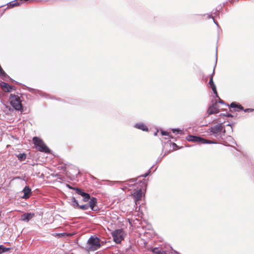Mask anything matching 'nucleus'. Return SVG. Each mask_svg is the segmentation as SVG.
I'll return each mask as SVG.
<instances>
[{"mask_svg":"<svg viewBox=\"0 0 254 254\" xmlns=\"http://www.w3.org/2000/svg\"><path fill=\"white\" fill-rule=\"evenodd\" d=\"M211 89L214 93V94L215 95L216 97L219 98L217 90H216V87L215 85L211 86Z\"/></svg>","mask_w":254,"mask_h":254,"instance_id":"5701e85b","label":"nucleus"},{"mask_svg":"<svg viewBox=\"0 0 254 254\" xmlns=\"http://www.w3.org/2000/svg\"><path fill=\"white\" fill-rule=\"evenodd\" d=\"M219 103L222 104H224V102L222 100H221L219 98Z\"/></svg>","mask_w":254,"mask_h":254,"instance_id":"72a5a7b5","label":"nucleus"},{"mask_svg":"<svg viewBox=\"0 0 254 254\" xmlns=\"http://www.w3.org/2000/svg\"><path fill=\"white\" fill-rule=\"evenodd\" d=\"M34 216V214L33 213H26L22 215L21 219L22 221L28 222Z\"/></svg>","mask_w":254,"mask_h":254,"instance_id":"ddd939ff","label":"nucleus"},{"mask_svg":"<svg viewBox=\"0 0 254 254\" xmlns=\"http://www.w3.org/2000/svg\"><path fill=\"white\" fill-rule=\"evenodd\" d=\"M142 190H141L135 191L133 193V196L136 201L140 200L142 197Z\"/></svg>","mask_w":254,"mask_h":254,"instance_id":"dca6fc26","label":"nucleus"},{"mask_svg":"<svg viewBox=\"0 0 254 254\" xmlns=\"http://www.w3.org/2000/svg\"><path fill=\"white\" fill-rule=\"evenodd\" d=\"M161 132L162 135H169L168 132L166 131L162 130Z\"/></svg>","mask_w":254,"mask_h":254,"instance_id":"c756f323","label":"nucleus"},{"mask_svg":"<svg viewBox=\"0 0 254 254\" xmlns=\"http://www.w3.org/2000/svg\"><path fill=\"white\" fill-rule=\"evenodd\" d=\"M186 139L189 141H191L193 142H199L202 144H215L216 142L212 141L206 139L202 137L198 136H195L192 135H188Z\"/></svg>","mask_w":254,"mask_h":254,"instance_id":"20e7f679","label":"nucleus"},{"mask_svg":"<svg viewBox=\"0 0 254 254\" xmlns=\"http://www.w3.org/2000/svg\"><path fill=\"white\" fill-rule=\"evenodd\" d=\"M66 186L68 188H69V189H71V190H76V189H79V188H78L72 187H71V186H70V185H68V184H66Z\"/></svg>","mask_w":254,"mask_h":254,"instance_id":"bb28decb","label":"nucleus"},{"mask_svg":"<svg viewBox=\"0 0 254 254\" xmlns=\"http://www.w3.org/2000/svg\"><path fill=\"white\" fill-rule=\"evenodd\" d=\"M205 15H207L208 18H212V19L213 18V17L210 14H206L204 15V16H205Z\"/></svg>","mask_w":254,"mask_h":254,"instance_id":"2f4dec72","label":"nucleus"},{"mask_svg":"<svg viewBox=\"0 0 254 254\" xmlns=\"http://www.w3.org/2000/svg\"><path fill=\"white\" fill-rule=\"evenodd\" d=\"M76 193L83 197V201L84 202H87L90 199V194L84 192L81 189H76Z\"/></svg>","mask_w":254,"mask_h":254,"instance_id":"6e6552de","label":"nucleus"},{"mask_svg":"<svg viewBox=\"0 0 254 254\" xmlns=\"http://www.w3.org/2000/svg\"><path fill=\"white\" fill-rule=\"evenodd\" d=\"M71 200L72 203V205L73 206L75 207H78L79 206L78 201L76 199V198L74 197H72L71 198Z\"/></svg>","mask_w":254,"mask_h":254,"instance_id":"412c9836","label":"nucleus"},{"mask_svg":"<svg viewBox=\"0 0 254 254\" xmlns=\"http://www.w3.org/2000/svg\"><path fill=\"white\" fill-rule=\"evenodd\" d=\"M136 182V179H131L129 181V182L131 183H133V184L130 185V186L134 185L135 184Z\"/></svg>","mask_w":254,"mask_h":254,"instance_id":"c85d7f7f","label":"nucleus"},{"mask_svg":"<svg viewBox=\"0 0 254 254\" xmlns=\"http://www.w3.org/2000/svg\"><path fill=\"white\" fill-rule=\"evenodd\" d=\"M150 172H151V171L149 169L148 170V171L145 174L142 175L140 176L139 177H143L144 178H146L150 174Z\"/></svg>","mask_w":254,"mask_h":254,"instance_id":"a878e982","label":"nucleus"},{"mask_svg":"<svg viewBox=\"0 0 254 254\" xmlns=\"http://www.w3.org/2000/svg\"><path fill=\"white\" fill-rule=\"evenodd\" d=\"M209 129L216 137H217L218 136V134L223 130V125L222 124H218L214 126L210 127Z\"/></svg>","mask_w":254,"mask_h":254,"instance_id":"423d86ee","label":"nucleus"},{"mask_svg":"<svg viewBox=\"0 0 254 254\" xmlns=\"http://www.w3.org/2000/svg\"><path fill=\"white\" fill-rule=\"evenodd\" d=\"M214 14L218 13V11L216 10V12L214 13Z\"/></svg>","mask_w":254,"mask_h":254,"instance_id":"58836bf2","label":"nucleus"},{"mask_svg":"<svg viewBox=\"0 0 254 254\" xmlns=\"http://www.w3.org/2000/svg\"><path fill=\"white\" fill-rule=\"evenodd\" d=\"M129 249V248L127 249H126V251H128Z\"/></svg>","mask_w":254,"mask_h":254,"instance_id":"ea45409f","label":"nucleus"},{"mask_svg":"<svg viewBox=\"0 0 254 254\" xmlns=\"http://www.w3.org/2000/svg\"><path fill=\"white\" fill-rule=\"evenodd\" d=\"M17 157L18 158V159L20 161H24L26 158V154L24 153H19L17 155H16Z\"/></svg>","mask_w":254,"mask_h":254,"instance_id":"f3484780","label":"nucleus"},{"mask_svg":"<svg viewBox=\"0 0 254 254\" xmlns=\"http://www.w3.org/2000/svg\"><path fill=\"white\" fill-rule=\"evenodd\" d=\"M22 191L24 194L23 195L21 196L22 198L27 199L30 197L31 193V190L29 187H25Z\"/></svg>","mask_w":254,"mask_h":254,"instance_id":"f8f14e48","label":"nucleus"},{"mask_svg":"<svg viewBox=\"0 0 254 254\" xmlns=\"http://www.w3.org/2000/svg\"><path fill=\"white\" fill-rule=\"evenodd\" d=\"M172 131L173 132H177V133L178 134H182L183 133V131L179 129V128H174V129H172Z\"/></svg>","mask_w":254,"mask_h":254,"instance_id":"b1692460","label":"nucleus"},{"mask_svg":"<svg viewBox=\"0 0 254 254\" xmlns=\"http://www.w3.org/2000/svg\"><path fill=\"white\" fill-rule=\"evenodd\" d=\"M212 19H213L214 23L217 25V26L219 27V25H218V23L216 21H215L214 18H213Z\"/></svg>","mask_w":254,"mask_h":254,"instance_id":"f704fd0d","label":"nucleus"},{"mask_svg":"<svg viewBox=\"0 0 254 254\" xmlns=\"http://www.w3.org/2000/svg\"><path fill=\"white\" fill-rule=\"evenodd\" d=\"M217 52H216L215 64V66H214V68H213V72H212V73L210 75V78L209 81V83H208L210 85V86L215 85V84H214V83L213 82V75L214 74L215 67V66H216V63H217Z\"/></svg>","mask_w":254,"mask_h":254,"instance_id":"2eb2a0df","label":"nucleus"},{"mask_svg":"<svg viewBox=\"0 0 254 254\" xmlns=\"http://www.w3.org/2000/svg\"><path fill=\"white\" fill-rule=\"evenodd\" d=\"M71 234H67L66 233H55V235H54L56 237H58L60 238L62 237H65V236H70Z\"/></svg>","mask_w":254,"mask_h":254,"instance_id":"aec40b11","label":"nucleus"},{"mask_svg":"<svg viewBox=\"0 0 254 254\" xmlns=\"http://www.w3.org/2000/svg\"><path fill=\"white\" fill-rule=\"evenodd\" d=\"M237 108H238L240 110H242V111H243L244 109L243 107L241 105L239 104H238Z\"/></svg>","mask_w":254,"mask_h":254,"instance_id":"7c9ffc66","label":"nucleus"},{"mask_svg":"<svg viewBox=\"0 0 254 254\" xmlns=\"http://www.w3.org/2000/svg\"><path fill=\"white\" fill-rule=\"evenodd\" d=\"M223 115L225 116L226 117H233V116L231 114H229V113H228L226 115L223 114Z\"/></svg>","mask_w":254,"mask_h":254,"instance_id":"473e14b6","label":"nucleus"},{"mask_svg":"<svg viewBox=\"0 0 254 254\" xmlns=\"http://www.w3.org/2000/svg\"><path fill=\"white\" fill-rule=\"evenodd\" d=\"M100 246L99 238L91 236L87 241L86 250L89 251H95L100 248Z\"/></svg>","mask_w":254,"mask_h":254,"instance_id":"f03ea898","label":"nucleus"},{"mask_svg":"<svg viewBox=\"0 0 254 254\" xmlns=\"http://www.w3.org/2000/svg\"><path fill=\"white\" fill-rule=\"evenodd\" d=\"M9 100L11 106L16 111L23 112V106L20 97L18 95L12 94H10Z\"/></svg>","mask_w":254,"mask_h":254,"instance_id":"f257e3e1","label":"nucleus"},{"mask_svg":"<svg viewBox=\"0 0 254 254\" xmlns=\"http://www.w3.org/2000/svg\"><path fill=\"white\" fill-rule=\"evenodd\" d=\"M157 133H158V130H157L155 132H154V135L155 136H156L157 135Z\"/></svg>","mask_w":254,"mask_h":254,"instance_id":"4c0bfd02","label":"nucleus"},{"mask_svg":"<svg viewBox=\"0 0 254 254\" xmlns=\"http://www.w3.org/2000/svg\"><path fill=\"white\" fill-rule=\"evenodd\" d=\"M35 90L34 89H33V88H29V91L30 92H32L34 91Z\"/></svg>","mask_w":254,"mask_h":254,"instance_id":"c9c22d12","label":"nucleus"},{"mask_svg":"<svg viewBox=\"0 0 254 254\" xmlns=\"http://www.w3.org/2000/svg\"><path fill=\"white\" fill-rule=\"evenodd\" d=\"M31 0H14L12 1L9 2L8 6L9 7H13L14 6H18L22 3V1L28 2Z\"/></svg>","mask_w":254,"mask_h":254,"instance_id":"9b49d317","label":"nucleus"},{"mask_svg":"<svg viewBox=\"0 0 254 254\" xmlns=\"http://www.w3.org/2000/svg\"><path fill=\"white\" fill-rule=\"evenodd\" d=\"M33 141L35 145L38 147V150L39 151L45 153H49L50 152L49 148L43 142V140L38 137H34L33 138Z\"/></svg>","mask_w":254,"mask_h":254,"instance_id":"7ed1b4c3","label":"nucleus"},{"mask_svg":"<svg viewBox=\"0 0 254 254\" xmlns=\"http://www.w3.org/2000/svg\"><path fill=\"white\" fill-rule=\"evenodd\" d=\"M0 86L2 90L6 92H10L11 90L14 88L13 86H10L8 83L4 82H1L0 83Z\"/></svg>","mask_w":254,"mask_h":254,"instance_id":"1a4fd4ad","label":"nucleus"},{"mask_svg":"<svg viewBox=\"0 0 254 254\" xmlns=\"http://www.w3.org/2000/svg\"><path fill=\"white\" fill-rule=\"evenodd\" d=\"M97 199L95 197H92L90 199L89 202V207H90L91 209L93 211H96L98 210V207L97 206Z\"/></svg>","mask_w":254,"mask_h":254,"instance_id":"0eeeda50","label":"nucleus"},{"mask_svg":"<svg viewBox=\"0 0 254 254\" xmlns=\"http://www.w3.org/2000/svg\"><path fill=\"white\" fill-rule=\"evenodd\" d=\"M218 109L214 107L213 106H210L208 109L207 110V114L208 115L215 114L218 113Z\"/></svg>","mask_w":254,"mask_h":254,"instance_id":"4468645a","label":"nucleus"},{"mask_svg":"<svg viewBox=\"0 0 254 254\" xmlns=\"http://www.w3.org/2000/svg\"><path fill=\"white\" fill-rule=\"evenodd\" d=\"M221 132H222L223 133V134H225V133L226 132L225 129L223 127V130Z\"/></svg>","mask_w":254,"mask_h":254,"instance_id":"e433bc0d","label":"nucleus"},{"mask_svg":"<svg viewBox=\"0 0 254 254\" xmlns=\"http://www.w3.org/2000/svg\"><path fill=\"white\" fill-rule=\"evenodd\" d=\"M243 111L245 112L249 113V112H253L254 111V109H251V108H247V109H244Z\"/></svg>","mask_w":254,"mask_h":254,"instance_id":"cd10ccee","label":"nucleus"},{"mask_svg":"<svg viewBox=\"0 0 254 254\" xmlns=\"http://www.w3.org/2000/svg\"><path fill=\"white\" fill-rule=\"evenodd\" d=\"M173 145H176V144L175 143H174Z\"/></svg>","mask_w":254,"mask_h":254,"instance_id":"a19ab883","label":"nucleus"},{"mask_svg":"<svg viewBox=\"0 0 254 254\" xmlns=\"http://www.w3.org/2000/svg\"><path fill=\"white\" fill-rule=\"evenodd\" d=\"M10 248L5 247L3 245H0V254H2L4 253L7 251H8Z\"/></svg>","mask_w":254,"mask_h":254,"instance_id":"a211bd4d","label":"nucleus"},{"mask_svg":"<svg viewBox=\"0 0 254 254\" xmlns=\"http://www.w3.org/2000/svg\"><path fill=\"white\" fill-rule=\"evenodd\" d=\"M111 234L114 241L117 244H120L124 240V231L122 229H116Z\"/></svg>","mask_w":254,"mask_h":254,"instance_id":"39448f33","label":"nucleus"},{"mask_svg":"<svg viewBox=\"0 0 254 254\" xmlns=\"http://www.w3.org/2000/svg\"><path fill=\"white\" fill-rule=\"evenodd\" d=\"M153 252L157 254H167L165 251L160 250L158 248H154Z\"/></svg>","mask_w":254,"mask_h":254,"instance_id":"6ab92c4d","label":"nucleus"},{"mask_svg":"<svg viewBox=\"0 0 254 254\" xmlns=\"http://www.w3.org/2000/svg\"><path fill=\"white\" fill-rule=\"evenodd\" d=\"M78 207L80 209L83 210H87L89 208L88 204H84V205H79V206Z\"/></svg>","mask_w":254,"mask_h":254,"instance_id":"4be33fe9","label":"nucleus"},{"mask_svg":"<svg viewBox=\"0 0 254 254\" xmlns=\"http://www.w3.org/2000/svg\"><path fill=\"white\" fill-rule=\"evenodd\" d=\"M133 127L135 128L141 130L142 131H148V127L142 122L137 123L133 126Z\"/></svg>","mask_w":254,"mask_h":254,"instance_id":"9d476101","label":"nucleus"},{"mask_svg":"<svg viewBox=\"0 0 254 254\" xmlns=\"http://www.w3.org/2000/svg\"><path fill=\"white\" fill-rule=\"evenodd\" d=\"M238 104H237L235 102H232L231 103L230 107L232 108H237Z\"/></svg>","mask_w":254,"mask_h":254,"instance_id":"393cba45","label":"nucleus"}]
</instances>
